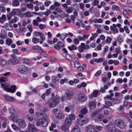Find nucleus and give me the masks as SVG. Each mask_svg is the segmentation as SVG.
Masks as SVG:
<instances>
[{"instance_id":"obj_9","label":"nucleus","mask_w":132,"mask_h":132,"mask_svg":"<svg viewBox=\"0 0 132 132\" xmlns=\"http://www.w3.org/2000/svg\"><path fill=\"white\" fill-rule=\"evenodd\" d=\"M88 121V119L87 117L85 119L81 120L80 118L77 120V122L79 125L82 126L86 123Z\"/></svg>"},{"instance_id":"obj_60","label":"nucleus","mask_w":132,"mask_h":132,"mask_svg":"<svg viewBox=\"0 0 132 132\" xmlns=\"http://www.w3.org/2000/svg\"><path fill=\"white\" fill-rule=\"evenodd\" d=\"M0 37L3 39L5 38L6 37V35L5 33H1Z\"/></svg>"},{"instance_id":"obj_36","label":"nucleus","mask_w":132,"mask_h":132,"mask_svg":"<svg viewBox=\"0 0 132 132\" xmlns=\"http://www.w3.org/2000/svg\"><path fill=\"white\" fill-rule=\"evenodd\" d=\"M67 34L65 33V34H62L61 35L60 38L61 39V40L63 42L64 41V39L67 37Z\"/></svg>"},{"instance_id":"obj_20","label":"nucleus","mask_w":132,"mask_h":132,"mask_svg":"<svg viewBox=\"0 0 132 132\" xmlns=\"http://www.w3.org/2000/svg\"><path fill=\"white\" fill-rule=\"evenodd\" d=\"M72 132H81L80 129L78 126H76L71 130Z\"/></svg>"},{"instance_id":"obj_7","label":"nucleus","mask_w":132,"mask_h":132,"mask_svg":"<svg viewBox=\"0 0 132 132\" xmlns=\"http://www.w3.org/2000/svg\"><path fill=\"white\" fill-rule=\"evenodd\" d=\"M11 58L10 59V61L14 65L16 64L19 63V61L16 59V57L14 54L11 55Z\"/></svg>"},{"instance_id":"obj_49","label":"nucleus","mask_w":132,"mask_h":132,"mask_svg":"<svg viewBox=\"0 0 132 132\" xmlns=\"http://www.w3.org/2000/svg\"><path fill=\"white\" fill-rule=\"evenodd\" d=\"M103 116L101 114H99L97 116V118L100 121H102V120Z\"/></svg>"},{"instance_id":"obj_37","label":"nucleus","mask_w":132,"mask_h":132,"mask_svg":"<svg viewBox=\"0 0 132 132\" xmlns=\"http://www.w3.org/2000/svg\"><path fill=\"white\" fill-rule=\"evenodd\" d=\"M39 53L44 57H46L47 56V54L43 51L40 50L38 51Z\"/></svg>"},{"instance_id":"obj_54","label":"nucleus","mask_w":132,"mask_h":132,"mask_svg":"<svg viewBox=\"0 0 132 132\" xmlns=\"http://www.w3.org/2000/svg\"><path fill=\"white\" fill-rule=\"evenodd\" d=\"M10 118L13 121H15V117L14 116V114H11L10 116Z\"/></svg>"},{"instance_id":"obj_61","label":"nucleus","mask_w":132,"mask_h":132,"mask_svg":"<svg viewBox=\"0 0 132 132\" xmlns=\"http://www.w3.org/2000/svg\"><path fill=\"white\" fill-rule=\"evenodd\" d=\"M73 41L74 43L76 44H78L79 43V41L78 39L76 38H74L73 39Z\"/></svg>"},{"instance_id":"obj_52","label":"nucleus","mask_w":132,"mask_h":132,"mask_svg":"<svg viewBox=\"0 0 132 132\" xmlns=\"http://www.w3.org/2000/svg\"><path fill=\"white\" fill-rule=\"evenodd\" d=\"M94 128H96L100 131H101L103 129V127L100 126H96Z\"/></svg>"},{"instance_id":"obj_35","label":"nucleus","mask_w":132,"mask_h":132,"mask_svg":"<svg viewBox=\"0 0 132 132\" xmlns=\"http://www.w3.org/2000/svg\"><path fill=\"white\" fill-rule=\"evenodd\" d=\"M19 11V10L18 9H14L13 10V11H11L10 13V14L11 16H14L16 12Z\"/></svg>"},{"instance_id":"obj_13","label":"nucleus","mask_w":132,"mask_h":132,"mask_svg":"<svg viewBox=\"0 0 132 132\" xmlns=\"http://www.w3.org/2000/svg\"><path fill=\"white\" fill-rule=\"evenodd\" d=\"M19 120V122L18 124L20 127L24 128L26 126V124L23 120L20 119Z\"/></svg>"},{"instance_id":"obj_50","label":"nucleus","mask_w":132,"mask_h":132,"mask_svg":"<svg viewBox=\"0 0 132 132\" xmlns=\"http://www.w3.org/2000/svg\"><path fill=\"white\" fill-rule=\"evenodd\" d=\"M41 39L42 40H44L45 39V37L44 34L41 33L39 35Z\"/></svg>"},{"instance_id":"obj_27","label":"nucleus","mask_w":132,"mask_h":132,"mask_svg":"<svg viewBox=\"0 0 132 132\" xmlns=\"http://www.w3.org/2000/svg\"><path fill=\"white\" fill-rule=\"evenodd\" d=\"M6 43L8 46H10L12 43V39L10 38H8L6 40Z\"/></svg>"},{"instance_id":"obj_26","label":"nucleus","mask_w":132,"mask_h":132,"mask_svg":"<svg viewBox=\"0 0 132 132\" xmlns=\"http://www.w3.org/2000/svg\"><path fill=\"white\" fill-rule=\"evenodd\" d=\"M6 15H2V17L0 18V22L2 23L6 20Z\"/></svg>"},{"instance_id":"obj_2","label":"nucleus","mask_w":132,"mask_h":132,"mask_svg":"<svg viewBox=\"0 0 132 132\" xmlns=\"http://www.w3.org/2000/svg\"><path fill=\"white\" fill-rule=\"evenodd\" d=\"M1 85L2 87L4 89V90L8 92H11L12 93L14 92L16 89V86L13 85L11 86V88H9L8 86L2 83Z\"/></svg>"},{"instance_id":"obj_3","label":"nucleus","mask_w":132,"mask_h":132,"mask_svg":"<svg viewBox=\"0 0 132 132\" xmlns=\"http://www.w3.org/2000/svg\"><path fill=\"white\" fill-rule=\"evenodd\" d=\"M114 123L117 127L121 129H123L126 127L124 122L119 119L116 120L114 122Z\"/></svg>"},{"instance_id":"obj_33","label":"nucleus","mask_w":132,"mask_h":132,"mask_svg":"<svg viewBox=\"0 0 132 132\" xmlns=\"http://www.w3.org/2000/svg\"><path fill=\"white\" fill-rule=\"evenodd\" d=\"M68 48L70 51H72L73 50H76L77 49V47L74 45H72L71 46H68Z\"/></svg>"},{"instance_id":"obj_11","label":"nucleus","mask_w":132,"mask_h":132,"mask_svg":"<svg viewBox=\"0 0 132 132\" xmlns=\"http://www.w3.org/2000/svg\"><path fill=\"white\" fill-rule=\"evenodd\" d=\"M46 104L50 108H54L56 106V103H55L52 100L48 101Z\"/></svg>"},{"instance_id":"obj_21","label":"nucleus","mask_w":132,"mask_h":132,"mask_svg":"<svg viewBox=\"0 0 132 132\" xmlns=\"http://www.w3.org/2000/svg\"><path fill=\"white\" fill-rule=\"evenodd\" d=\"M59 97L56 96L53 97L52 100L55 103H56V105H57V104L59 103Z\"/></svg>"},{"instance_id":"obj_48","label":"nucleus","mask_w":132,"mask_h":132,"mask_svg":"<svg viewBox=\"0 0 132 132\" xmlns=\"http://www.w3.org/2000/svg\"><path fill=\"white\" fill-rule=\"evenodd\" d=\"M66 59L68 60L69 61H72V57L70 56L69 54H67L66 55L65 57Z\"/></svg>"},{"instance_id":"obj_47","label":"nucleus","mask_w":132,"mask_h":132,"mask_svg":"<svg viewBox=\"0 0 132 132\" xmlns=\"http://www.w3.org/2000/svg\"><path fill=\"white\" fill-rule=\"evenodd\" d=\"M18 19L16 18H15L12 19L11 21H9V23L10 24H12L16 22V20Z\"/></svg>"},{"instance_id":"obj_5","label":"nucleus","mask_w":132,"mask_h":132,"mask_svg":"<svg viewBox=\"0 0 132 132\" xmlns=\"http://www.w3.org/2000/svg\"><path fill=\"white\" fill-rule=\"evenodd\" d=\"M87 99V97L83 94L80 93L78 94L77 100L80 102H83Z\"/></svg>"},{"instance_id":"obj_30","label":"nucleus","mask_w":132,"mask_h":132,"mask_svg":"<svg viewBox=\"0 0 132 132\" xmlns=\"http://www.w3.org/2000/svg\"><path fill=\"white\" fill-rule=\"evenodd\" d=\"M71 64L72 65L73 64L74 66L76 67L80 66V64L78 61L74 62L73 61H72L71 62Z\"/></svg>"},{"instance_id":"obj_18","label":"nucleus","mask_w":132,"mask_h":132,"mask_svg":"<svg viewBox=\"0 0 132 132\" xmlns=\"http://www.w3.org/2000/svg\"><path fill=\"white\" fill-rule=\"evenodd\" d=\"M98 92V91L97 90H94L93 92L91 94L89 95V98L91 99H92L93 98V97H96Z\"/></svg>"},{"instance_id":"obj_16","label":"nucleus","mask_w":132,"mask_h":132,"mask_svg":"<svg viewBox=\"0 0 132 132\" xmlns=\"http://www.w3.org/2000/svg\"><path fill=\"white\" fill-rule=\"evenodd\" d=\"M3 27L6 30H11L13 28L12 26L11 25H9L7 23H5Z\"/></svg>"},{"instance_id":"obj_56","label":"nucleus","mask_w":132,"mask_h":132,"mask_svg":"<svg viewBox=\"0 0 132 132\" xmlns=\"http://www.w3.org/2000/svg\"><path fill=\"white\" fill-rule=\"evenodd\" d=\"M112 10H114L115 9H117L118 10H119L118 9H119V8L118 6L116 5H114L112 6Z\"/></svg>"},{"instance_id":"obj_58","label":"nucleus","mask_w":132,"mask_h":132,"mask_svg":"<svg viewBox=\"0 0 132 132\" xmlns=\"http://www.w3.org/2000/svg\"><path fill=\"white\" fill-rule=\"evenodd\" d=\"M106 105L108 106H110L112 105L111 102L109 101H106L105 102Z\"/></svg>"},{"instance_id":"obj_8","label":"nucleus","mask_w":132,"mask_h":132,"mask_svg":"<svg viewBox=\"0 0 132 132\" xmlns=\"http://www.w3.org/2000/svg\"><path fill=\"white\" fill-rule=\"evenodd\" d=\"M37 130L34 125L30 123L28 124V132H36Z\"/></svg>"},{"instance_id":"obj_55","label":"nucleus","mask_w":132,"mask_h":132,"mask_svg":"<svg viewBox=\"0 0 132 132\" xmlns=\"http://www.w3.org/2000/svg\"><path fill=\"white\" fill-rule=\"evenodd\" d=\"M26 118L27 119L30 121L32 120L33 119L32 117L29 114L27 116Z\"/></svg>"},{"instance_id":"obj_6","label":"nucleus","mask_w":132,"mask_h":132,"mask_svg":"<svg viewBox=\"0 0 132 132\" xmlns=\"http://www.w3.org/2000/svg\"><path fill=\"white\" fill-rule=\"evenodd\" d=\"M18 70L21 73L23 74L27 73L28 72V69L24 65H22L19 67Z\"/></svg>"},{"instance_id":"obj_39","label":"nucleus","mask_w":132,"mask_h":132,"mask_svg":"<svg viewBox=\"0 0 132 132\" xmlns=\"http://www.w3.org/2000/svg\"><path fill=\"white\" fill-rule=\"evenodd\" d=\"M78 49L80 52H82L84 50L85 48L84 47L80 46L78 47Z\"/></svg>"},{"instance_id":"obj_24","label":"nucleus","mask_w":132,"mask_h":132,"mask_svg":"<svg viewBox=\"0 0 132 132\" xmlns=\"http://www.w3.org/2000/svg\"><path fill=\"white\" fill-rule=\"evenodd\" d=\"M52 79L53 82L55 84L59 82V81L57 77L55 76H53L52 77Z\"/></svg>"},{"instance_id":"obj_45","label":"nucleus","mask_w":132,"mask_h":132,"mask_svg":"<svg viewBox=\"0 0 132 132\" xmlns=\"http://www.w3.org/2000/svg\"><path fill=\"white\" fill-rule=\"evenodd\" d=\"M124 8L126 9L129 12L132 13V8L128 6H125Z\"/></svg>"},{"instance_id":"obj_59","label":"nucleus","mask_w":132,"mask_h":132,"mask_svg":"<svg viewBox=\"0 0 132 132\" xmlns=\"http://www.w3.org/2000/svg\"><path fill=\"white\" fill-rule=\"evenodd\" d=\"M59 111H58V109H54L52 111V112L55 114H55L56 113H57V112Z\"/></svg>"},{"instance_id":"obj_32","label":"nucleus","mask_w":132,"mask_h":132,"mask_svg":"<svg viewBox=\"0 0 132 132\" xmlns=\"http://www.w3.org/2000/svg\"><path fill=\"white\" fill-rule=\"evenodd\" d=\"M51 13V11L50 10H47L46 12L42 13H40V15H42L44 14L45 15L46 17H47L49 15V13Z\"/></svg>"},{"instance_id":"obj_62","label":"nucleus","mask_w":132,"mask_h":132,"mask_svg":"<svg viewBox=\"0 0 132 132\" xmlns=\"http://www.w3.org/2000/svg\"><path fill=\"white\" fill-rule=\"evenodd\" d=\"M123 9L124 10H123V13L124 15H126L128 13V12L127 11V9L124 8V6L123 7Z\"/></svg>"},{"instance_id":"obj_23","label":"nucleus","mask_w":132,"mask_h":132,"mask_svg":"<svg viewBox=\"0 0 132 132\" xmlns=\"http://www.w3.org/2000/svg\"><path fill=\"white\" fill-rule=\"evenodd\" d=\"M112 102L114 104H117L120 103V100L119 99L115 98H112L111 99Z\"/></svg>"},{"instance_id":"obj_1","label":"nucleus","mask_w":132,"mask_h":132,"mask_svg":"<svg viewBox=\"0 0 132 132\" xmlns=\"http://www.w3.org/2000/svg\"><path fill=\"white\" fill-rule=\"evenodd\" d=\"M48 122L46 117H44L40 119L37 121L36 126H39L40 125L44 127H46L48 125Z\"/></svg>"},{"instance_id":"obj_29","label":"nucleus","mask_w":132,"mask_h":132,"mask_svg":"<svg viewBox=\"0 0 132 132\" xmlns=\"http://www.w3.org/2000/svg\"><path fill=\"white\" fill-rule=\"evenodd\" d=\"M99 111L98 110H95L93 112L92 114V116L93 117H95L97 115L99 114Z\"/></svg>"},{"instance_id":"obj_42","label":"nucleus","mask_w":132,"mask_h":132,"mask_svg":"<svg viewBox=\"0 0 132 132\" xmlns=\"http://www.w3.org/2000/svg\"><path fill=\"white\" fill-rule=\"evenodd\" d=\"M69 118L71 120H73L75 118V116L73 114H70L69 116Z\"/></svg>"},{"instance_id":"obj_19","label":"nucleus","mask_w":132,"mask_h":132,"mask_svg":"<svg viewBox=\"0 0 132 132\" xmlns=\"http://www.w3.org/2000/svg\"><path fill=\"white\" fill-rule=\"evenodd\" d=\"M7 63V61L4 59H0V65L4 66Z\"/></svg>"},{"instance_id":"obj_40","label":"nucleus","mask_w":132,"mask_h":132,"mask_svg":"<svg viewBox=\"0 0 132 132\" xmlns=\"http://www.w3.org/2000/svg\"><path fill=\"white\" fill-rule=\"evenodd\" d=\"M23 62L24 63L28 65L30 64V62L27 59H23Z\"/></svg>"},{"instance_id":"obj_44","label":"nucleus","mask_w":132,"mask_h":132,"mask_svg":"<svg viewBox=\"0 0 132 132\" xmlns=\"http://www.w3.org/2000/svg\"><path fill=\"white\" fill-rule=\"evenodd\" d=\"M12 52L15 55V54L19 55L20 54V53H19L18 50L16 49H13L12 50Z\"/></svg>"},{"instance_id":"obj_22","label":"nucleus","mask_w":132,"mask_h":132,"mask_svg":"<svg viewBox=\"0 0 132 132\" xmlns=\"http://www.w3.org/2000/svg\"><path fill=\"white\" fill-rule=\"evenodd\" d=\"M89 106L91 109H94L96 107V104L94 102H91L89 103Z\"/></svg>"},{"instance_id":"obj_17","label":"nucleus","mask_w":132,"mask_h":132,"mask_svg":"<svg viewBox=\"0 0 132 132\" xmlns=\"http://www.w3.org/2000/svg\"><path fill=\"white\" fill-rule=\"evenodd\" d=\"M56 117L59 119H63L64 117L63 114L60 111L57 112V113L55 114Z\"/></svg>"},{"instance_id":"obj_10","label":"nucleus","mask_w":132,"mask_h":132,"mask_svg":"<svg viewBox=\"0 0 132 132\" xmlns=\"http://www.w3.org/2000/svg\"><path fill=\"white\" fill-rule=\"evenodd\" d=\"M116 28L117 26L115 24H113L112 26H111L110 27V29L113 31L114 34L118 32V29Z\"/></svg>"},{"instance_id":"obj_41","label":"nucleus","mask_w":132,"mask_h":132,"mask_svg":"<svg viewBox=\"0 0 132 132\" xmlns=\"http://www.w3.org/2000/svg\"><path fill=\"white\" fill-rule=\"evenodd\" d=\"M87 110L85 108H83L81 111V112L84 114L87 113Z\"/></svg>"},{"instance_id":"obj_4","label":"nucleus","mask_w":132,"mask_h":132,"mask_svg":"<svg viewBox=\"0 0 132 132\" xmlns=\"http://www.w3.org/2000/svg\"><path fill=\"white\" fill-rule=\"evenodd\" d=\"M65 93V98L67 100H70L73 98L74 93L73 91L66 90Z\"/></svg>"},{"instance_id":"obj_31","label":"nucleus","mask_w":132,"mask_h":132,"mask_svg":"<svg viewBox=\"0 0 132 132\" xmlns=\"http://www.w3.org/2000/svg\"><path fill=\"white\" fill-rule=\"evenodd\" d=\"M68 126L66 125H64L62 127L61 129L62 130L65 132H68Z\"/></svg>"},{"instance_id":"obj_34","label":"nucleus","mask_w":132,"mask_h":132,"mask_svg":"<svg viewBox=\"0 0 132 132\" xmlns=\"http://www.w3.org/2000/svg\"><path fill=\"white\" fill-rule=\"evenodd\" d=\"M108 87L106 85H104L103 87H101V88L100 89V91L102 93H104L105 91V89H107L108 88Z\"/></svg>"},{"instance_id":"obj_38","label":"nucleus","mask_w":132,"mask_h":132,"mask_svg":"<svg viewBox=\"0 0 132 132\" xmlns=\"http://www.w3.org/2000/svg\"><path fill=\"white\" fill-rule=\"evenodd\" d=\"M13 129L14 130H20V128L17 127L16 125L14 124H12L11 125Z\"/></svg>"},{"instance_id":"obj_25","label":"nucleus","mask_w":132,"mask_h":132,"mask_svg":"<svg viewBox=\"0 0 132 132\" xmlns=\"http://www.w3.org/2000/svg\"><path fill=\"white\" fill-rule=\"evenodd\" d=\"M19 3L18 0H13L12 5L14 6H16L19 5Z\"/></svg>"},{"instance_id":"obj_63","label":"nucleus","mask_w":132,"mask_h":132,"mask_svg":"<svg viewBox=\"0 0 132 132\" xmlns=\"http://www.w3.org/2000/svg\"><path fill=\"white\" fill-rule=\"evenodd\" d=\"M112 40V39L109 37H108L106 39V42L108 43H110Z\"/></svg>"},{"instance_id":"obj_12","label":"nucleus","mask_w":132,"mask_h":132,"mask_svg":"<svg viewBox=\"0 0 132 132\" xmlns=\"http://www.w3.org/2000/svg\"><path fill=\"white\" fill-rule=\"evenodd\" d=\"M94 126L92 125H88L86 129L87 132H94Z\"/></svg>"},{"instance_id":"obj_57","label":"nucleus","mask_w":132,"mask_h":132,"mask_svg":"<svg viewBox=\"0 0 132 132\" xmlns=\"http://www.w3.org/2000/svg\"><path fill=\"white\" fill-rule=\"evenodd\" d=\"M25 15L26 17L29 18L31 17L32 16L30 14L29 12H26L25 14Z\"/></svg>"},{"instance_id":"obj_28","label":"nucleus","mask_w":132,"mask_h":132,"mask_svg":"<svg viewBox=\"0 0 132 132\" xmlns=\"http://www.w3.org/2000/svg\"><path fill=\"white\" fill-rule=\"evenodd\" d=\"M71 119L69 118H67L65 120V123L66 125L69 126L71 123Z\"/></svg>"},{"instance_id":"obj_51","label":"nucleus","mask_w":132,"mask_h":132,"mask_svg":"<svg viewBox=\"0 0 132 132\" xmlns=\"http://www.w3.org/2000/svg\"><path fill=\"white\" fill-rule=\"evenodd\" d=\"M10 112L11 114H14L15 112V110L12 108H10L9 109Z\"/></svg>"},{"instance_id":"obj_46","label":"nucleus","mask_w":132,"mask_h":132,"mask_svg":"<svg viewBox=\"0 0 132 132\" xmlns=\"http://www.w3.org/2000/svg\"><path fill=\"white\" fill-rule=\"evenodd\" d=\"M57 44L60 47H63L64 46V44L60 41H59L58 42Z\"/></svg>"},{"instance_id":"obj_43","label":"nucleus","mask_w":132,"mask_h":132,"mask_svg":"<svg viewBox=\"0 0 132 132\" xmlns=\"http://www.w3.org/2000/svg\"><path fill=\"white\" fill-rule=\"evenodd\" d=\"M32 42L34 43H37L39 41V39L35 38H33L32 39Z\"/></svg>"},{"instance_id":"obj_53","label":"nucleus","mask_w":132,"mask_h":132,"mask_svg":"<svg viewBox=\"0 0 132 132\" xmlns=\"http://www.w3.org/2000/svg\"><path fill=\"white\" fill-rule=\"evenodd\" d=\"M32 23L34 26H38L39 24L38 21L36 20H33Z\"/></svg>"},{"instance_id":"obj_14","label":"nucleus","mask_w":132,"mask_h":132,"mask_svg":"<svg viewBox=\"0 0 132 132\" xmlns=\"http://www.w3.org/2000/svg\"><path fill=\"white\" fill-rule=\"evenodd\" d=\"M108 130L110 132L114 131L116 128L114 125L112 124H110L108 125Z\"/></svg>"},{"instance_id":"obj_15","label":"nucleus","mask_w":132,"mask_h":132,"mask_svg":"<svg viewBox=\"0 0 132 132\" xmlns=\"http://www.w3.org/2000/svg\"><path fill=\"white\" fill-rule=\"evenodd\" d=\"M4 97L5 100L8 102H12L15 101L14 98L12 97L6 95L4 96Z\"/></svg>"},{"instance_id":"obj_64","label":"nucleus","mask_w":132,"mask_h":132,"mask_svg":"<svg viewBox=\"0 0 132 132\" xmlns=\"http://www.w3.org/2000/svg\"><path fill=\"white\" fill-rule=\"evenodd\" d=\"M101 73V71L99 70L97 71L95 74V76L96 77H97L100 75Z\"/></svg>"}]
</instances>
